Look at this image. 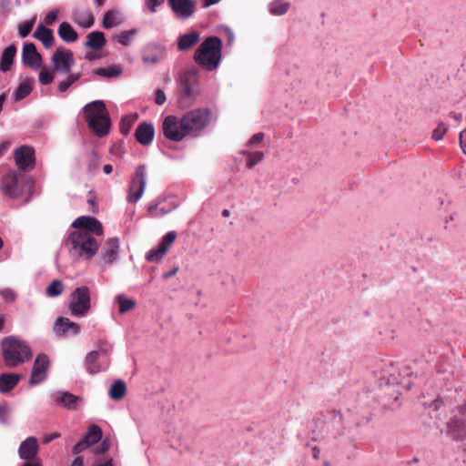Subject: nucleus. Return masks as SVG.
Instances as JSON below:
<instances>
[{
    "label": "nucleus",
    "mask_w": 466,
    "mask_h": 466,
    "mask_svg": "<svg viewBox=\"0 0 466 466\" xmlns=\"http://www.w3.org/2000/svg\"><path fill=\"white\" fill-rule=\"evenodd\" d=\"M175 15L182 20L191 17L195 13V2L192 0H167Z\"/></svg>",
    "instance_id": "nucleus-16"
},
{
    "label": "nucleus",
    "mask_w": 466,
    "mask_h": 466,
    "mask_svg": "<svg viewBox=\"0 0 466 466\" xmlns=\"http://www.w3.org/2000/svg\"><path fill=\"white\" fill-rule=\"evenodd\" d=\"M54 70L60 74H68L75 63L74 55L68 49L57 48L52 56Z\"/></svg>",
    "instance_id": "nucleus-12"
},
{
    "label": "nucleus",
    "mask_w": 466,
    "mask_h": 466,
    "mask_svg": "<svg viewBox=\"0 0 466 466\" xmlns=\"http://www.w3.org/2000/svg\"><path fill=\"white\" fill-rule=\"evenodd\" d=\"M167 100L166 95L162 89H157L156 91L155 101L157 105H163Z\"/></svg>",
    "instance_id": "nucleus-54"
},
{
    "label": "nucleus",
    "mask_w": 466,
    "mask_h": 466,
    "mask_svg": "<svg viewBox=\"0 0 466 466\" xmlns=\"http://www.w3.org/2000/svg\"><path fill=\"white\" fill-rule=\"evenodd\" d=\"M116 301L118 304V309L121 313L127 312L134 309V307L136 306V300L132 299H127L121 294L116 296Z\"/></svg>",
    "instance_id": "nucleus-36"
},
{
    "label": "nucleus",
    "mask_w": 466,
    "mask_h": 466,
    "mask_svg": "<svg viewBox=\"0 0 466 466\" xmlns=\"http://www.w3.org/2000/svg\"><path fill=\"white\" fill-rule=\"evenodd\" d=\"M119 252V240L116 238H112L106 240L102 250L100 258L108 265L113 264L118 258Z\"/></svg>",
    "instance_id": "nucleus-17"
},
{
    "label": "nucleus",
    "mask_w": 466,
    "mask_h": 466,
    "mask_svg": "<svg viewBox=\"0 0 466 466\" xmlns=\"http://www.w3.org/2000/svg\"><path fill=\"white\" fill-rule=\"evenodd\" d=\"M177 233L175 231L167 232L161 239L157 247L150 249L146 258L150 262H159L167 254L171 244L175 241Z\"/></svg>",
    "instance_id": "nucleus-14"
},
{
    "label": "nucleus",
    "mask_w": 466,
    "mask_h": 466,
    "mask_svg": "<svg viewBox=\"0 0 466 466\" xmlns=\"http://www.w3.org/2000/svg\"><path fill=\"white\" fill-rule=\"evenodd\" d=\"M177 269H178L177 268H172L170 271L166 272V273L163 275V278H164L165 279H169V278L173 277V276L177 272Z\"/></svg>",
    "instance_id": "nucleus-63"
},
{
    "label": "nucleus",
    "mask_w": 466,
    "mask_h": 466,
    "mask_svg": "<svg viewBox=\"0 0 466 466\" xmlns=\"http://www.w3.org/2000/svg\"><path fill=\"white\" fill-rule=\"evenodd\" d=\"M109 448V444L106 441L101 442V444L95 449V453L101 454L106 452Z\"/></svg>",
    "instance_id": "nucleus-57"
},
{
    "label": "nucleus",
    "mask_w": 466,
    "mask_h": 466,
    "mask_svg": "<svg viewBox=\"0 0 466 466\" xmlns=\"http://www.w3.org/2000/svg\"><path fill=\"white\" fill-rule=\"evenodd\" d=\"M289 3L285 0H273L269 4V13L273 15H282L288 12Z\"/></svg>",
    "instance_id": "nucleus-34"
},
{
    "label": "nucleus",
    "mask_w": 466,
    "mask_h": 466,
    "mask_svg": "<svg viewBox=\"0 0 466 466\" xmlns=\"http://www.w3.org/2000/svg\"><path fill=\"white\" fill-rule=\"evenodd\" d=\"M155 135V129L152 124L142 123L138 125L136 129V138L137 140L144 146L149 145Z\"/></svg>",
    "instance_id": "nucleus-19"
},
{
    "label": "nucleus",
    "mask_w": 466,
    "mask_h": 466,
    "mask_svg": "<svg viewBox=\"0 0 466 466\" xmlns=\"http://www.w3.org/2000/svg\"><path fill=\"white\" fill-rule=\"evenodd\" d=\"M81 75L79 73H74L67 75L66 78L61 81L58 85V90L61 93L66 92L74 83L79 80Z\"/></svg>",
    "instance_id": "nucleus-39"
},
{
    "label": "nucleus",
    "mask_w": 466,
    "mask_h": 466,
    "mask_svg": "<svg viewBox=\"0 0 466 466\" xmlns=\"http://www.w3.org/2000/svg\"><path fill=\"white\" fill-rule=\"evenodd\" d=\"M194 61L207 71L216 70L222 59V41L219 37H207L197 48Z\"/></svg>",
    "instance_id": "nucleus-2"
},
{
    "label": "nucleus",
    "mask_w": 466,
    "mask_h": 466,
    "mask_svg": "<svg viewBox=\"0 0 466 466\" xmlns=\"http://www.w3.org/2000/svg\"><path fill=\"white\" fill-rule=\"evenodd\" d=\"M0 296L6 302H12L15 299V292L12 289H0Z\"/></svg>",
    "instance_id": "nucleus-46"
},
{
    "label": "nucleus",
    "mask_w": 466,
    "mask_h": 466,
    "mask_svg": "<svg viewBox=\"0 0 466 466\" xmlns=\"http://www.w3.org/2000/svg\"><path fill=\"white\" fill-rule=\"evenodd\" d=\"M125 20L123 13L119 10H108L104 14L102 25L106 29L116 27Z\"/></svg>",
    "instance_id": "nucleus-21"
},
{
    "label": "nucleus",
    "mask_w": 466,
    "mask_h": 466,
    "mask_svg": "<svg viewBox=\"0 0 466 466\" xmlns=\"http://www.w3.org/2000/svg\"><path fill=\"white\" fill-rule=\"evenodd\" d=\"M86 371L93 375L105 370L109 366V358L107 350L101 349L89 352L85 360Z\"/></svg>",
    "instance_id": "nucleus-10"
},
{
    "label": "nucleus",
    "mask_w": 466,
    "mask_h": 466,
    "mask_svg": "<svg viewBox=\"0 0 466 466\" xmlns=\"http://www.w3.org/2000/svg\"><path fill=\"white\" fill-rule=\"evenodd\" d=\"M106 45L104 33L94 31L87 35L86 46L95 50L101 49Z\"/></svg>",
    "instance_id": "nucleus-29"
},
{
    "label": "nucleus",
    "mask_w": 466,
    "mask_h": 466,
    "mask_svg": "<svg viewBox=\"0 0 466 466\" xmlns=\"http://www.w3.org/2000/svg\"><path fill=\"white\" fill-rule=\"evenodd\" d=\"M122 67L120 66H110L107 67L97 68L95 72L97 76L106 78H115L122 74Z\"/></svg>",
    "instance_id": "nucleus-33"
},
{
    "label": "nucleus",
    "mask_w": 466,
    "mask_h": 466,
    "mask_svg": "<svg viewBox=\"0 0 466 466\" xmlns=\"http://www.w3.org/2000/svg\"><path fill=\"white\" fill-rule=\"evenodd\" d=\"M101 429L97 425H91L83 440L90 446L97 442L101 439Z\"/></svg>",
    "instance_id": "nucleus-35"
},
{
    "label": "nucleus",
    "mask_w": 466,
    "mask_h": 466,
    "mask_svg": "<svg viewBox=\"0 0 466 466\" xmlns=\"http://www.w3.org/2000/svg\"><path fill=\"white\" fill-rule=\"evenodd\" d=\"M83 113L92 132L99 137L108 133L110 120L104 101L95 100L86 104L83 107Z\"/></svg>",
    "instance_id": "nucleus-5"
},
{
    "label": "nucleus",
    "mask_w": 466,
    "mask_h": 466,
    "mask_svg": "<svg viewBox=\"0 0 466 466\" xmlns=\"http://www.w3.org/2000/svg\"><path fill=\"white\" fill-rule=\"evenodd\" d=\"M21 375L15 373H3L0 375V392L7 393L12 390L21 380Z\"/></svg>",
    "instance_id": "nucleus-24"
},
{
    "label": "nucleus",
    "mask_w": 466,
    "mask_h": 466,
    "mask_svg": "<svg viewBox=\"0 0 466 466\" xmlns=\"http://www.w3.org/2000/svg\"><path fill=\"white\" fill-rule=\"evenodd\" d=\"M127 393V384L122 380L114 381L108 390V395L113 400H122Z\"/></svg>",
    "instance_id": "nucleus-28"
},
{
    "label": "nucleus",
    "mask_w": 466,
    "mask_h": 466,
    "mask_svg": "<svg viewBox=\"0 0 466 466\" xmlns=\"http://www.w3.org/2000/svg\"><path fill=\"white\" fill-rule=\"evenodd\" d=\"M165 0H145V5L151 13L157 12V7L161 5Z\"/></svg>",
    "instance_id": "nucleus-49"
},
{
    "label": "nucleus",
    "mask_w": 466,
    "mask_h": 466,
    "mask_svg": "<svg viewBox=\"0 0 466 466\" xmlns=\"http://www.w3.org/2000/svg\"><path fill=\"white\" fill-rule=\"evenodd\" d=\"M59 436H60L59 433H53V434L45 435L43 437V442L44 443H48V442L52 441L53 440L58 438Z\"/></svg>",
    "instance_id": "nucleus-60"
},
{
    "label": "nucleus",
    "mask_w": 466,
    "mask_h": 466,
    "mask_svg": "<svg viewBox=\"0 0 466 466\" xmlns=\"http://www.w3.org/2000/svg\"><path fill=\"white\" fill-rule=\"evenodd\" d=\"M461 148L466 155V128L460 133L459 136Z\"/></svg>",
    "instance_id": "nucleus-56"
},
{
    "label": "nucleus",
    "mask_w": 466,
    "mask_h": 466,
    "mask_svg": "<svg viewBox=\"0 0 466 466\" xmlns=\"http://www.w3.org/2000/svg\"><path fill=\"white\" fill-rule=\"evenodd\" d=\"M29 95V79H25L14 93L15 100L20 101Z\"/></svg>",
    "instance_id": "nucleus-40"
},
{
    "label": "nucleus",
    "mask_w": 466,
    "mask_h": 466,
    "mask_svg": "<svg viewBox=\"0 0 466 466\" xmlns=\"http://www.w3.org/2000/svg\"><path fill=\"white\" fill-rule=\"evenodd\" d=\"M19 35H21V37H25L29 35V21H25L19 26Z\"/></svg>",
    "instance_id": "nucleus-55"
},
{
    "label": "nucleus",
    "mask_w": 466,
    "mask_h": 466,
    "mask_svg": "<svg viewBox=\"0 0 466 466\" xmlns=\"http://www.w3.org/2000/svg\"><path fill=\"white\" fill-rule=\"evenodd\" d=\"M64 290V284L61 280L54 279L46 289V294L54 298L59 296Z\"/></svg>",
    "instance_id": "nucleus-37"
},
{
    "label": "nucleus",
    "mask_w": 466,
    "mask_h": 466,
    "mask_svg": "<svg viewBox=\"0 0 466 466\" xmlns=\"http://www.w3.org/2000/svg\"><path fill=\"white\" fill-rule=\"evenodd\" d=\"M200 40V34L197 31L179 35L177 38V49L187 51L191 49Z\"/></svg>",
    "instance_id": "nucleus-22"
},
{
    "label": "nucleus",
    "mask_w": 466,
    "mask_h": 466,
    "mask_svg": "<svg viewBox=\"0 0 466 466\" xmlns=\"http://www.w3.org/2000/svg\"><path fill=\"white\" fill-rule=\"evenodd\" d=\"M132 117L131 116H125L121 121V131L122 133L127 134L131 127L132 124Z\"/></svg>",
    "instance_id": "nucleus-50"
},
{
    "label": "nucleus",
    "mask_w": 466,
    "mask_h": 466,
    "mask_svg": "<svg viewBox=\"0 0 466 466\" xmlns=\"http://www.w3.org/2000/svg\"><path fill=\"white\" fill-rule=\"evenodd\" d=\"M173 208H175L174 206L166 208L165 207H161L160 203H157L149 205L147 212L151 217L159 218L169 213Z\"/></svg>",
    "instance_id": "nucleus-38"
},
{
    "label": "nucleus",
    "mask_w": 466,
    "mask_h": 466,
    "mask_svg": "<svg viewBox=\"0 0 466 466\" xmlns=\"http://www.w3.org/2000/svg\"><path fill=\"white\" fill-rule=\"evenodd\" d=\"M220 0H203L202 1V7L204 8H207V7H209L213 5H216L219 2Z\"/></svg>",
    "instance_id": "nucleus-61"
},
{
    "label": "nucleus",
    "mask_w": 466,
    "mask_h": 466,
    "mask_svg": "<svg viewBox=\"0 0 466 466\" xmlns=\"http://www.w3.org/2000/svg\"><path fill=\"white\" fill-rule=\"evenodd\" d=\"M40 55L36 51V47L34 44L31 43V66H38L40 63Z\"/></svg>",
    "instance_id": "nucleus-47"
},
{
    "label": "nucleus",
    "mask_w": 466,
    "mask_h": 466,
    "mask_svg": "<svg viewBox=\"0 0 466 466\" xmlns=\"http://www.w3.org/2000/svg\"><path fill=\"white\" fill-rule=\"evenodd\" d=\"M447 130L448 127L445 124H439L438 127L432 131V138L437 141L441 140L447 132Z\"/></svg>",
    "instance_id": "nucleus-44"
},
{
    "label": "nucleus",
    "mask_w": 466,
    "mask_h": 466,
    "mask_svg": "<svg viewBox=\"0 0 466 466\" xmlns=\"http://www.w3.org/2000/svg\"><path fill=\"white\" fill-rule=\"evenodd\" d=\"M312 451V457L315 459V460H319V456H320V450L319 448H318L317 446H314L311 450Z\"/></svg>",
    "instance_id": "nucleus-62"
},
{
    "label": "nucleus",
    "mask_w": 466,
    "mask_h": 466,
    "mask_svg": "<svg viewBox=\"0 0 466 466\" xmlns=\"http://www.w3.org/2000/svg\"><path fill=\"white\" fill-rule=\"evenodd\" d=\"M263 138H264V134L261 132L253 135L250 137V139L248 140V142L247 143V146H246L247 148H249V149L254 148L257 145H258L262 142Z\"/></svg>",
    "instance_id": "nucleus-45"
},
{
    "label": "nucleus",
    "mask_w": 466,
    "mask_h": 466,
    "mask_svg": "<svg viewBox=\"0 0 466 466\" xmlns=\"http://www.w3.org/2000/svg\"><path fill=\"white\" fill-rule=\"evenodd\" d=\"M147 167L140 165L136 168L131 178L127 200L129 203H137L143 196L147 184Z\"/></svg>",
    "instance_id": "nucleus-8"
},
{
    "label": "nucleus",
    "mask_w": 466,
    "mask_h": 466,
    "mask_svg": "<svg viewBox=\"0 0 466 466\" xmlns=\"http://www.w3.org/2000/svg\"><path fill=\"white\" fill-rule=\"evenodd\" d=\"M18 452L20 458L25 461L22 466H29V438L22 441Z\"/></svg>",
    "instance_id": "nucleus-42"
},
{
    "label": "nucleus",
    "mask_w": 466,
    "mask_h": 466,
    "mask_svg": "<svg viewBox=\"0 0 466 466\" xmlns=\"http://www.w3.org/2000/svg\"><path fill=\"white\" fill-rule=\"evenodd\" d=\"M50 367V360L47 355L39 354L34 362L31 370V385L40 384L47 378V372Z\"/></svg>",
    "instance_id": "nucleus-13"
},
{
    "label": "nucleus",
    "mask_w": 466,
    "mask_h": 466,
    "mask_svg": "<svg viewBox=\"0 0 466 466\" xmlns=\"http://www.w3.org/2000/svg\"><path fill=\"white\" fill-rule=\"evenodd\" d=\"M16 170H10L2 178L1 189L10 198H16L26 191L29 184V146L24 145L14 152Z\"/></svg>",
    "instance_id": "nucleus-1"
},
{
    "label": "nucleus",
    "mask_w": 466,
    "mask_h": 466,
    "mask_svg": "<svg viewBox=\"0 0 466 466\" xmlns=\"http://www.w3.org/2000/svg\"><path fill=\"white\" fill-rule=\"evenodd\" d=\"M90 158H91L92 163L89 164L88 169H89V172H93L95 169H96V167L98 166L97 157H96V154L92 153L90 155Z\"/></svg>",
    "instance_id": "nucleus-58"
},
{
    "label": "nucleus",
    "mask_w": 466,
    "mask_h": 466,
    "mask_svg": "<svg viewBox=\"0 0 466 466\" xmlns=\"http://www.w3.org/2000/svg\"><path fill=\"white\" fill-rule=\"evenodd\" d=\"M38 443L37 440L31 437V466H42V461L37 456Z\"/></svg>",
    "instance_id": "nucleus-41"
},
{
    "label": "nucleus",
    "mask_w": 466,
    "mask_h": 466,
    "mask_svg": "<svg viewBox=\"0 0 466 466\" xmlns=\"http://www.w3.org/2000/svg\"><path fill=\"white\" fill-rule=\"evenodd\" d=\"M177 88L179 106L193 105L199 95L198 71L193 67L182 71L177 79Z\"/></svg>",
    "instance_id": "nucleus-3"
},
{
    "label": "nucleus",
    "mask_w": 466,
    "mask_h": 466,
    "mask_svg": "<svg viewBox=\"0 0 466 466\" xmlns=\"http://www.w3.org/2000/svg\"><path fill=\"white\" fill-rule=\"evenodd\" d=\"M89 445L85 442L84 440H81L80 441H78L74 447H73V452L75 454H77V453H80L81 451H83L85 449H86Z\"/></svg>",
    "instance_id": "nucleus-53"
},
{
    "label": "nucleus",
    "mask_w": 466,
    "mask_h": 466,
    "mask_svg": "<svg viewBox=\"0 0 466 466\" xmlns=\"http://www.w3.org/2000/svg\"><path fill=\"white\" fill-rule=\"evenodd\" d=\"M242 154L247 157L246 167L248 168H252L264 157V153L262 151H252V149L249 148L244 149Z\"/></svg>",
    "instance_id": "nucleus-31"
},
{
    "label": "nucleus",
    "mask_w": 466,
    "mask_h": 466,
    "mask_svg": "<svg viewBox=\"0 0 466 466\" xmlns=\"http://www.w3.org/2000/svg\"><path fill=\"white\" fill-rule=\"evenodd\" d=\"M73 18L75 23L84 28H89L94 25V16L90 10L80 9L74 11Z\"/></svg>",
    "instance_id": "nucleus-25"
},
{
    "label": "nucleus",
    "mask_w": 466,
    "mask_h": 466,
    "mask_svg": "<svg viewBox=\"0 0 466 466\" xmlns=\"http://www.w3.org/2000/svg\"><path fill=\"white\" fill-rule=\"evenodd\" d=\"M33 36L45 46V47L49 48L53 46L54 35L51 29L46 27L43 25H39L33 34Z\"/></svg>",
    "instance_id": "nucleus-26"
},
{
    "label": "nucleus",
    "mask_w": 466,
    "mask_h": 466,
    "mask_svg": "<svg viewBox=\"0 0 466 466\" xmlns=\"http://www.w3.org/2000/svg\"><path fill=\"white\" fill-rule=\"evenodd\" d=\"M183 130L186 137H198L210 122V111L207 108H198L187 112L183 116Z\"/></svg>",
    "instance_id": "nucleus-7"
},
{
    "label": "nucleus",
    "mask_w": 466,
    "mask_h": 466,
    "mask_svg": "<svg viewBox=\"0 0 466 466\" xmlns=\"http://www.w3.org/2000/svg\"><path fill=\"white\" fill-rule=\"evenodd\" d=\"M11 142L6 140L0 143V157L5 155L7 149L10 147Z\"/></svg>",
    "instance_id": "nucleus-59"
},
{
    "label": "nucleus",
    "mask_w": 466,
    "mask_h": 466,
    "mask_svg": "<svg viewBox=\"0 0 466 466\" xmlns=\"http://www.w3.org/2000/svg\"><path fill=\"white\" fill-rule=\"evenodd\" d=\"M72 227L76 228V230H87L93 236L103 235V226L99 220L94 217L82 216L77 218L73 223Z\"/></svg>",
    "instance_id": "nucleus-15"
},
{
    "label": "nucleus",
    "mask_w": 466,
    "mask_h": 466,
    "mask_svg": "<svg viewBox=\"0 0 466 466\" xmlns=\"http://www.w3.org/2000/svg\"><path fill=\"white\" fill-rule=\"evenodd\" d=\"M457 427V422H452L450 424V428L452 431H454V438H463L466 435V425H462L461 432L459 431L458 433H455Z\"/></svg>",
    "instance_id": "nucleus-52"
},
{
    "label": "nucleus",
    "mask_w": 466,
    "mask_h": 466,
    "mask_svg": "<svg viewBox=\"0 0 466 466\" xmlns=\"http://www.w3.org/2000/svg\"><path fill=\"white\" fill-rule=\"evenodd\" d=\"M165 54V48L157 44H148L142 50V61L145 65H156Z\"/></svg>",
    "instance_id": "nucleus-18"
},
{
    "label": "nucleus",
    "mask_w": 466,
    "mask_h": 466,
    "mask_svg": "<svg viewBox=\"0 0 466 466\" xmlns=\"http://www.w3.org/2000/svg\"><path fill=\"white\" fill-rule=\"evenodd\" d=\"M137 33L138 29L137 28L124 30L116 35L114 39L123 46H128L131 45L135 35H137Z\"/></svg>",
    "instance_id": "nucleus-32"
},
{
    "label": "nucleus",
    "mask_w": 466,
    "mask_h": 466,
    "mask_svg": "<svg viewBox=\"0 0 466 466\" xmlns=\"http://www.w3.org/2000/svg\"><path fill=\"white\" fill-rule=\"evenodd\" d=\"M53 330L57 337H69L76 335L80 327L76 322H55Z\"/></svg>",
    "instance_id": "nucleus-20"
},
{
    "label": "nucleus",
    "mask_w": 466,
    "mask_h": 466,
    "mask_svg": "<svg viewBox=\"0 0 466 466\" xmlns=\"http://www.w3.org/2000/svg\"><path fill=\"white\" fill-rule=\"evenodd\" d=\"M16 53V48L14 45L7 46L1 56L0 61V70L2 72H7L10 70L11 66L13 65L14 58Z\"/></svg>",
    "instance_id": "nucleus-27"
},
{
    "label": "nucleus",
    "mask_w": 466,
    "mask_h": 466,
    "mask_svg": "<svg viewBox=\"0 0 466 466\" xmlns=\"http://www.w3.org/2000/svg\"><path fill=\"white\" fill-rule=\"evenodd\" d=\"M59 36L66 42L72 43L77 39V34L74 28L66 22L60 24L58 27Z\"/></svg>",
    "instance_id": "nucleus-30"
},
{
    "label": "nucleus",
    "mask_w": 466,
    "mask_h": 466,
    "mask_svg": "<svg viewBox=\"0 0 466 466\" xmlns=\"http://www.w3.org/2000/svg\"><path fill=\"white\" fill-rule=\"evenodd\" d=\"M66 245L72 257L76 258L89 259L98 250V243L87 230H75L73 231Z\"/></svg>",
    "instance_id": "nucleus-4"
},
{
    "label": "nucleus",
    "mask_w": 466,
    "mask_h": 466,
    "mask_svg": "<svg viewBox=\"0 0 466 466\" xmlns=\"http://www.w3.org/2000/svg\"><path fill=\"white\" fill-rule=\"evenodd\" d=\"M69 308L75 317H84L90 309L89 289L86 287L77 288L72 293Z\"/></svg>",
    "instance_id": "nucleus-9"
},
{
    "label": "nucleus",
    "mask_w": 466,
    "mask_h": 466,
    "mask_svg": "<svg viewBox=\"0 0 466 466\" xmlns=\"http://www.w3.org/2000/svg\"><path fill=\"white\" fill-rule=\"evenodd\" d=\"M162 131L167 138L175 142L181 141L186 137V132L183 130L182 117L178 119L175 116L165 117L162 124Z\"/></svg>",
    "instance_id": "nucleus-11"
},
{
    "label": "nucleus",
    "mask_w": 466,
    "mask_h": 466,
    "mask_svg": "<svg viewBox=\"0 0 466 466\" xmlns=\"http://www.w3.org/2000/svg\"><path fill=\"white\" fill-rule=\"evenodd\" d=\"M28 353L25 343L15 337H7L2 340V355L5 366L14 368L24 362Z\"/></svg>",
    "instance_id": "nucleus-6"
},
{
    "label": "nucleus",
    "mask_w": 466,
    "mask_h": 466,
    "mask_svg": "<svg viewBox=\"0 0 466 466\" xmlns=\"http://www.w3.org/2000/svg\"><path fill=\"white\" fill-rule=\"evenodd\" d=\"M55 78V70H50L46 67H43L39 73V82L42 85H48L53 82Z\"/></svg>",
    "instance_id": "nucleus-43"
},
{
    "label": "nucleus",
    "mask_w": 466,
    "mask_h": 466,
    "mask_svg": "<svg viewBox=\"0 0 466 466\" xmlns=\"http://www.w3.org/2000/svg\"><path fill=\"white\" fill-rule=\"evenodd\" d=\"M59 11L57 9H53L48 12L44 19L45 23L48 25H51L57 19Z\"/></svg>",
    "instance_id": "nucleus-48"
},
{
    "label": "nucleus",
    "mask_w": 466,
    "mask_h": 466,
    "mask_svg": "<svg viewBox=\"0 0 466 466\" xmlns=\"http://www.w3.org/2000/svg\"><path fill=\"white\" fill-rule=\"evenodd\" d=\"M22 61H23L24 65L29 66V42L24 43L23 53H22Z\"/></svg>",
    "instance_id": "nucleus-51"
},
{
    "label": "nucleus",
    "mask_w": 466,
    "mask_h": 466,
    "mask_svg": "<svg viewBox=\"0 0 466 466\" xmlns=\"http://www.w3.org/2000/svg\"><path fill=\"white\" fill-rule=\"evenodd\" d=\"M82 399L70 392H59L56 396V401L65 408L76 410Z\"/></svg>",
    "instance_id": "nucleus-23"
},
{
    "label": "nucleus",
    "mask_w": 466,
    "mask_h": 466,
    "mask_svg": "<svg viewBox=\"0 0 466 466\" xmlns=\"http://www.w3.org/2000/svg\"><path fill=\"white\" fill-rule=\"evenodd\" d=\"M70 466H84L83 459L81 457H76Z\"/></svg>",
    "instance_id": "nucleus-64"
}]
</instances>
